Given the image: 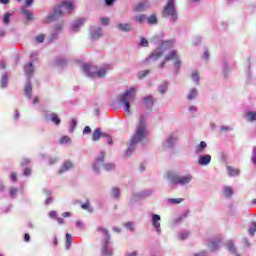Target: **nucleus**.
<instances>
[{"label": "nucleus", "instance_id": "f257e3e1", "mask_svg": "<svg viewBox=\"0 0 256 256\" xmlns=\"http://www.w3.org/2000/svg\"><path fill=\"white\" fill-rule=\"evenodd\" d=\"M147 137V118L145 116H141L137 123V129L134 133L130 141V147L127 150V154L133 151V146L137 145V143H141Z\"/></svg>", "mask_w": 256, "mask_h": 256}, {"label": "nucleus", "instance_id": "f03ea898", "mask_svg": "<svg viewBox=\"0 0 256 256\" xmlns=\"http://www.w3.org/2000/svg\"><path fill=\"white\" fill-rule=\"evenodd\" d=\"M137 90L135 88H129L124 93L120 94L119 103L123 105L125 113L131 115V103L135 101Z\"/></svg>", "mask_w": 256, "mask_h": 256}, {"label": "nucleus", "instance_id": "7ed1b4c3", "mask_svg": "<svg viewBox=\"0 0 256 256\" xmlns=\"http://www.w3.org/2000/svg\"><path fill=\"white\" fill-rule=\"evenodd\" d=\"M67 9V11H69V13H71V11H73L75 9V6H73V3L71 2H62L58 5H56V7L53 10L52 14H49L46 17V20L49 22H53V21H57V19H61V17H63V11Z\"/></svg>", "mask_w": 256, "mask_h": 256}, {"label": "nucleus", "instance_id": "20e7f679", "mask_svg": "<svg viewBox=\"0 0 256 256\" xmlns=\"http://www.w3.org/2000/svg\"><path fill=\"white\" fill-rule=\"evenodd\" d=\"M109 69H111L110 64H105L104 66H102L96 72H95V68L91 67L90 64H83L82 65V70L84 71V73H86V75L88 77H91L92 79H95V77H98V78L105 77L107 75V71H109Z\"/></svg>", "mask_w": 256, "mask_h": 256}, {"label": "nucleus", "instance_id": "39448f33", "mask_svg": "<svg viewBox=\"0 0 256 256\" xmlns=\"http://www.w3.org/2000/svg\"><path fill=\"white\" fill-rule=\"evenodd\" d=\"M163 17H170L171 21L177 19V10L175 9V0H169L168 3L164 6Z\"/></svg>", "mask_w": 256, "mask_h": 256}, {"label": "nucleus", "instance_id": "423d86ee", "mask_svg": "<svg viewBox=\"0 0 256 256\" xmlns=\"http://www.w3.org/2000/svg\"><path fill=\"white\" fill-rule=\"evenodd\" d=\"M101 138L106 139V143H108V145L113 144V138H111V136H109V134L103 133V132H101V130L99 128H97L93 132L92 139H93V141H99V139H101Z\"/></svg>", "mask_w": 256, "mask_h": 256}, {"label": "nucleus", "instance_id": "0eeeda50", "mask_svg": "<svg viewBox=\"0 0 256 256\" xmlns=\"http://www.w3.org/2000/svg\"><path fill=\"white\" fill-rule=\"evenodd\" d=\"M179 55L177 54L176 50H172L169 54H167L164 58V61L160 64V69H163L165 67V63L167 61H175V59H178Z\"/></svg>", "mask_w": 256, "mask_h": 256}, {"label": "nucleus", "instance_id": "6e6552de", "mask_svg": "<svg viewBox=\"0 0 256 256\" xmlns=\"http://www.w3.org/2000/svg\"><path fill=\"white\" fill-rule=\"evenodd\" d=\"M168 179L171 185H180L181 176L175 172H168Z\"/></svg>", "mask_w": 256, "mask_h": 256}, {"label": "nucleus", "instance_id": "1a4fd4ad", "mask_svg": "<svg viewBox=\"0 0 256 256\" xmlns=\"http://www.w3.org/2000/svg\"><path fill=\"white\" fill-rule=\"evenodd\" d=\"M161 216H159L158 214H154L152 216V221L151 224L153 225V227H155L156 231L158 233H161Z\"/></svg>", "mask_w": 256, "mask_h": 256}, {"label": "nucleus", "instance_id": "9d476101", "mask_svg": "<svg viewBox=\"0 0 256 256\" xmlns=\"http://www.w3.org/2000/svg\"><path fill=\"white\" fill-rule=\"evenodd\" d=\"M226 249H228V251L232 253V255L241 256L239 255V252H237V247H235V243H233V240H228L226 242Z\"/></svg>", "mask_w": 256, "mask_h": 256}, {"label": "nucleus", "instance_id": "9b49d317", "mask_svg": "<svg viewBox=\"0 0 256 256\" xmlns=\"http://www.w3.org/2000/svg\"><path fill=\"white\" fill-rule=\"evenodd\" d=\"M211 163V155L206 154V155H200L198 157V165L205 166L209 165Z\"/></svg>", "mask_w": 256, "mask_h": 256}, {"label": "nucleus", "instance_id": "f8f14e48", "mask_svg": "<svg viewBox=\"0 0 256 256\" xmlns=\"http://www.w3.org/2000/svg\"><path fill=\"white\" fill-rule=\"evenodd\" d=\"M96 230L104 236V243H109V241H111V236L109 235V230H107V228L99 226Z\"/></svg>", "mask_w": 256, "mask_h": 256}, {"label": "nucleus", "instance_id": "ddd939ff", "mask_svg": "<svg viewBox=\"0 0 256 256\" xmlns=\"http://www.w3.org/2000/svg\"><path fill=\"white\" fill-rule=\"evenodd\" d=\"M24 73L28 77H33V73H35V67L33 66V63H28L24 65Z\"/></svg>", "mask_w": 256, "mask_h": 256}, {"label": "nucleus", "instance_id": "4468645a", "mask_svg": "<svg viewBox=\"0 0 256 256\" xmlns=\"http://www.w3.org/2000/svg\"><path fill=\"white\" fill-rule=\"evenodd\" d=\"M109 243L103 242V246L101 248L102 256H113V249L108 248Z\"/></svg>", "mask_w": 256, "mask_h": 256}, {"label": "nucleus", "instance_id": "2eb2a0df", "mask_svg": "<svg viewBox=\"0 0 256 256\" xmlns=\"http://www.w3.org/2000/svg\"><path fill=\"white\" fill-rule=\"evenodd\" d=\"M69 169H73V162L66 161L62 165V167L59 169L58 173L61 175L63 173H66V171H69Z\"/></svg>", "mask_w": 256, "mask_h": 256}, {"label": "nucleus", "instance_id": "dca6fc26", "mask_svg": "<svg viewBox=\"0 0 256 256\" xmlns=\"http://www.w3.org/2000/svg\"><path fill=\"white\" fill-rule=\"evenodd\" d=\"M193 180V175L188 174L186 176H180V184L179 185H187L188 183H191Z\"/></svg>", "mask_w": 256, "mask_h": 256}, {"label": "nucleus", "instance_id": "f3484780", "mask_svg": "<svg viewBox=\"0 0 256 256\" xmlns=\"http://www.w3.org/2000/svg\"><path fill=\"white\" fill-rule=\"evenodd\" d=\"M84 23H85V19H83V18L75 20V22L72 25V30L79 31V27H83Z\"/></svg>", "mask_w": 256, "mask_h": 256}, {"label": "nucleus", "instance_id": "a211bd4d", "mask_svg": "<svg viewBox=\"0 0 256 256\" xmlns=\"http://www.w3.org/2000/svg\"><path fill=\"white\" fill-rule=\"evenodd\" d=\"M207 149V143L205 141H201L200 144L196 146L195 153L199 155V153H203Z\"/></svg>", "mask_w": 256, "mask_h": 256}, {"label": "nucleus", "instance_id": "6ab92c4d", "mask_svg": "<svg viewBox=\"0 0 256 256\" xmlns=\"http://www.w3.org/2000/svg\"><path fill=\"white\" fill-rule=\"evenodd\" d=\"M143 103H144L145 107H148L149 109H151L153 107V96L148 95V96L144 97Z\"/></svg>", "mask_w": 256, "mask_h": 256}, {"label": "nucleus", "instance_id": "aec40b11", "mask_svg": "<svg viewBox=\"0 0 256 256\" xmlns=\"http://www.w3.org/2000/svg\"><path fill=\"white\" fill-rule=\"evenodd\" d=\"M25 96L28 98H31L33 93V86L31 85V82H28L24 88Z\"/></svg>", "mask_w": 256, "mask_h": 256}, {"label": "nucleus", "instance_id": "412c9836", "mask_svg": "<svg viewBox=\"0 0 256 256\" xmlns=\"http://www.w3.org/2000/svg\"><path fill=\"white\" fill-rule=\"evenodd\" d=\"M148 5L145 2H140L138 3L135 7H134V11L136 12H141V11H145V9H147Z\"/></svg>", "mask_w": 256, "mask_h": 256}, {"label": "nucleus", "instance_id": "4be33fe9", "mask_svg": "<svg viewBox=\"0 0 256 256\" xmlns=\"http://www.w3.org/2000/svg\"><path fill=\"white\" fill-rule=\"evenodd\" d=\"M22 13L25 15L27 21H33V13L27 10V7H22Z\"/></svg>", "mask_w": 256, "mask_h": 256}, {"label": "nucleus", "instance_id": "5701e85b", "mask_svg": "<svg viewBox=\"0 0 256 256\" xmlns=\"http://www.w3.org/2000/svg\"><path fill=\"white\" fill-rule=\"evenodd\" d=\"M7 83H8V76H7V72H4L2 74L1 80H0V84L2 89H5V87H7Z\"/></svg>", "mask_w": 256, "mask_h": 256}, {"label": "nucleus", "instance_id": "b1692460", "mask_svg": "<svg viewBox=\"0 0 256 256\" xmlns=\"http://www.w3.org/2000/svg\"><path fill=\"white\" fill-rule=\"evenodd\" d=\"M118 29L120 31H124V32L128 33V31H131V26L127 23H124V24L120 23V24H118Z\"/></svg>", "mask_w": 256, "mask_h": 256}, {"label": "nucleus", "instance_id": "393cba45", "mask_svg": "<svg viewBox=\"0 0 256 256\" xmlns=\"http://www.w3.org/2000/svg\"><path fill=\"white\" fill-rule=\"evenodd\" d=\"M227 171L230 177H235V175H239V169H235L233 166H227Z\"/></svg>", "mask_w": 256, "mask_h": 256}, {"label": "nucleus", "instance_id": "a878e982", "mask_svg": "<svg viewBox=\"0 0 256 256\" xmlns=\"http://www.w3.org/2000/svg\"><path fill=\"white\" fill-rule=\"evenodd\" d=\"M147 23L149 25H157L158 20H157V15L152 14L147 18Z\"/></svg>", "mask_w": 256, "mask_h": 256}, {"label": "nucleus", "instance_id": "bb28decb", "mask_svg": "<svg viewBox=\"0 0 256 256\" xmlns=\"http://www.w3.org/2000/svg\"><path fill=\"white\" fill-rule=\"evenodd\" d=\"M163 55V50L161 49H158V50H155L151 55H150V59H159V57H161Z\"/></svg>", "mask_w": 256, "mask_h": 256}, {"label": "nucleus", "instance_id": "cd10ccee", "mask_svg": "<svg viewBox=\"0 0 256 256\" xmlns=\"http://www.w3.org/2000/svg\"><path fill=\"white\" fill-rule=\"evenodd\" d=\"M50 119H51L52 123H55V125L61 124V119H59V116L57 115V113H52L50 115Z\"/></svg>", "mask_w": 256, "mask_h": 256}, {"label": "nucleus", "instance_id": "c85d7f7f", "mask_svg": "<svg viewBox=\"0 0 256 256\" xmlns=\"http://www.w3.org/2000/svg\"><path fill=\"white\" fill-rule=\"evenodd\" d=\"M71 243H73V237L71 236V234H66L65 248L70 249L71 248Z\"/></svg>", "mask_w": 256, "mask_h": 256}, {"label": "nucleus", "instance_id": "c756f323", "mask_svg": "<svg viewBox=\"0 0 256 256\" xmlns=\"http://www.w3.org/2000/svg\"><path fill=\"white\" fill-rule=\"evenodd\" d=\"M101 35H102V29L101 28H98L94 32L91 33L92 39H99V37H101Z\"/></svg>", "mask_w": 256, "mask_h": 256}, {"label": "nucleus", "instance_id": "7c9ffc66", "mask_svg": "<svg viewBox=\"0 0 256 256\" xmlns=\"http://www.w3.org/2000/svg\"><path fill=\"white\" fill-rule=\"evenodd\" d=\"M120 196L121 190L117 187L112 188V197H114V199H119Z\"/></svg>", "mask_w": 256, "mask_h": 256}, {"label": "nucleus", "instance_id": "2f4dec72", "mask_svg": "<svg viewBox=\"0 0 256 256\" xmlns=\"http://www.w3.org/2000/svg\"><path fill=\"white\" fill-rule=\"evenodd\" d=\"M225 197H233V188L229 186L224 187Z\"/></svg>", "mask_w": 256, "mask_h": 256}, {"label": "nucleus", "instance_id": "473e14b6", "mask_svg": "<svg viewBox=\"0 0 256 256\" xmlns=\"http://www.w3.org/2000/svg\"><path fill=\"white\" fill-rule=\"evenodd\" d=\"M195 97H197V89L193 88L192 90H190L187 99L189 101H192V99H195Z\"/></svg>", "mask_w": 256, "mask_h": 256}, {"label": "nucleus", "instance_id": "72a5a7b5", "mask_svg": "<svg viewBox=\"0 0 256 256\" xmlns=\"http://www.w3.org/2000/svg\"><path fill=\"white\" fill-rule=\"evenodd\" d=\"M146 20H147V15L145 14H139L135 16V21H137V23H143Z\"/></svg>", "mask_w": 256, "mask_h": 256}, {"label": "nucleus", "instance_id": "f704fd0d", "mask_svg": "<svg viewBox=\"0 0 256 256\" xmlns=\"http://www.w3.org/2000/svg\"><path fill=\"white\" fill-rule=\"evenodd\" d=\"M82 209L89 211V213H93V208L91 207V204L89 201H86L84 204L81 205Z\"/></svg>", "mask_w": 256, "mask_h": 256}, {"label": "nucleus", "instance_id": "c9c22d12", "mask_svg": "<svg viewBox=\"0 0 256 256\" xmlns=\"http://www.w3.org/2000/svg\"><path fill=\"white\" fill-rule=\"evenodd\" d=\"M168 203H172L174 205H179V203H183L182 198H169Z\"/></svg>", "mask_w": 256, "mask_h": 256}, {"label": "nucleus", "instance_id": "e433bc0d", "mask_svg": "<svg viewBox=\"0 0 256 256\" xmlns=\"http://www.w3.org/2000/svg\"><path fill=\"white\" fill-rule=\"evenodd\" d=\"M246 117L248 121H251V122L256 121V112H248L246 114Z\"/></svg>", "mask_w": 256, "mask_h": 256}, {"label": "nucleus", "instance_id": "4c0bfd02", "mask_svg": "<svg viewBox=\"0 0 256 256\" xmlns=\"http://www.w3.org/2000/svg\"><path fill=\"white\" fill-rule=\"evenodd\" d=\"M192 80L194 82H196V85H199V72L198 71H194L191 75Z\"/></svg>", "mask_w": 256, "mask_h": 256}, {"label": "nucleus", "instance_id": "58836bf2", "mask_svg": "<svg viewBox=\"0 0 256 256\" xmlns=\"http://www.w3.org/2000/svg\"><path fill=\"white\" fill-rule=\"evenodd\" d=\"M150 73L149 70L140 71L138 73V79H145L146 76H148Z\"/></svg>", "mask_w": 256, "mask_h": 256}, {"label": "nucleus", "instance_id": "ea45409f", "mask_svg": "<svg viewBox=\"0 0 256 256\" xmlns=\"http://www.w3.org/2000/svg\"><path fill=\"white\" fill-rule=\"evenodd\" d=\"M141 47H149V41L145 37L140 38Z\"/></svg>", "mask_w": 256, "mask_h": 256}, {"label": "nucleus", "instance_id": "a19ab883", "mask_svg": "<svg viewBox=\"0 0 256 256\" xmlns=\"http://www.w3.org/2000/svg\"><path fill=\"white\" fill-rule=\"evenodd\" d=\"M97 163H103L105 161V152H100L99 157L96 158Z\"/></svg>", "mask_w": 256, "mask_h": 256}, {"label": "nucleus", "instance_id": "79ce46f5", "mask_svg": "<svg viewBox=\"0 0 256 256\" xmlns=\"http://www.w3.org/2000/svg\"><path fill=\"white\" fill-rule=\"evenodd\" d=\"M255 232H256V222H252L251 223V226H250V228H249V233H250V235H255Z\"/></svg>", "mask_w": 256, "mask_h": 256}, {"label": "nucleus", "instance_id": "37998d69", "mask_svg": "<svg viewBox=\"0 0 256 256\" xmlns=\"http://www.w3.org/2000/svg\"><path fill=\"white\" fill-rule=\"evenodd\" d=\"M5 25H9V23H11V14L10 13H6L4 15V19H3Z\"/></svg>", "mask_w": 256, "mask_h": 256}, {"label": "nucleus", "instance_id": "c03bdc74", "mask_svg": "<svg viewBox=\"0 0 256 256\" xmlns=\"http://www.w3.org/2000/svg\"><path fill=\"white\" fill-rule=\"evenodd\" d=\"M70 142H71V138H69V136H63V137L60 139L61 145L65 144V143H70Z\"/></svg>", "mask_w": 256, "mask_h": 256}, {"label": "nucleus", "instance_id": "a18cd8bd", "mask_svg": "<svg viewBox=\"0 0 256 256\" xmlns=\"http://www.w3.org/2000/svg\"><path fill=\"white\" fill-rule=\"evenodd\" d=\"M177 142V138L173 137V136H170L167 140V143L169 145V147H171V145H173L174 143Z\"/></svg>", "mask_w": 256, "mask_h": 256}, {"label": "nucleus", "instance_id": "49530a36", "mask_svg": "<svg viewBox=\"0 0 256 256\" xmlns=\"http://www.w3.org/2000/svg\"><path fill=\"white\" fill-rule=\"evenodd\" d=\"M209 247H210L211 251H216V249H218V247H219V243H217V242H211V243L209 244Z\"/></svg>", "mask_w": 256, "mask_h": 256}, {"label": "nucleus", "instance_id": "de8ad7c7", "mask_svg": "<svg viewBox=\"0 0 256 256\" xmlns=\"http://www.w3.org/2000/svg\"><path fill=\"white\" fill-rule=\"evenodd\" d=\"M36 41L37 43H43V41H45V35L40 34L36 37Z\"/></svg>", "mask_w": 256, "mask_h": 256}, {"label": "nucleus", "instance_id": "09e8293b", "mask_svg": "<svg viewBox=\"0 0 256 256\" xmlns=\"http://www.w3.org/2000/svg\"><path fill=\"white\" fill-rule=\"evenodd\" d=\"M105 171H112V169H115V165L113 164H105L104 165Z\"/></svg>", "mask_w": 256, "mask_h": 256}, {"label": "nucleus", "instance_id": "8fccbe9b", "mask_svg": "<svg viewBox=\"0 0 256 256\" xmlns=\"http://www.w3.org/2000/svg\"><path fill=\"white\" fill-rule=\"evenodd\" d=\"M17 188H10L9 189V195H11L12 197H15L17 195Z\"/></svg>", "mask_w": 256, "mask_h": 256}, {"label": "nucleus", "instance_id": "3c124183", "mask_svg": "<svg viewBox=\"0 0 256 256\" xmlns=\"http://www.w3.org/2000/svg\"><path fill=\"white\" fill-rule=\"evenodd\" d=\"M167 91V82H164L163 85L160 87L159 92L160 93H165Z\"/></svg>", "mask_w": 256, "mask_h": 256}, {"label": "nucleus", "instance_id": "603ef678", "mask_svg": "<svg viewBox=\"0 0 256 256\" xmlns=\"http://www.w3.org/2000/svg\"><path fill=\"white\" fill-rule=\"evenodd\" d=\"M10 179L13 183H17V173L12 172L10 175Z\"/></svg>", "mask_w": 256, "mask_h": 256}, {"label": "nucleus", "instance_id": "864d4df0", "mask_svg": "<svg viewBox=\"0 0 256 256\" xmlns=\"http://www.w3.org/2000/svg\"><path fill=\"white\" fill-rule=\"evenodd\" d=\"M174 67H176L177 69L181 67V60L179 59V57L174 60Z\"/></svg>", "mask_w": 256, "mask_h": 256}, {"label": "nucleus", "instance_id": "5fc2aeb1", "mask_svg": "<svg viewBox=\"0 0 256 256\" xmlns=\"http://www.w3.org/2000/svg\"><path fill=\"white\" fill-rule=\"evenodd\" d=\"M70 127H71L72 131H75V127H77V120L72 119Z\"/></svg>", "mask_w": 256, "mask_h": 256}, {"label": "nucleus", "instance_id": "6e6d98bb", "mask_svg": "<svg viewBox=\"0 0 256 256\" xmlns=\"http://www.w3.org/2000/svg\"><path fill=\"white\" fill-rule=\"evenodd\" d=\"M49 217H51L52 219H57V212L54 210L50 211Z\"/></svg>", "mask_w": 256, "mask_h": 256}, {"label": "nucleus", "instance_id": "4d7b16f0", "mask_svg": "<svg viewBox=\"0 0 256 256\" xmlns=\"http://www.w3.org/2000/svg\"><path fill=\"white\" fill-rule=\"evenodd\" d=\"M100 21L102 25H105V26L109 25V18H101Z\"/></svg>", "mask_w": 256, "mask_h": 256}, {"label": "nucleus", "instance_id": "13d9d810", "mask_svg": "<svg viewBox=\"0 0 256 256\" xmlns=\"http://www.w3.org/2000/svg\"><path fill=\"white\" fill-rule=\"evenodd\" d=\"M23 175H24L25 177L31 175V168H25V169H24V172H23Z\"/></svg>", "mask_w": 256, "mask_h": 256}, {"label": "nucleus", "instance_id": "bf43d9fd", "mask_svg": "<svg viewBox=\"0 0 256 256\" xmlns=\"http://www.w3.org/2000/svg\"><path fill=\"white\" fill-rule=\"evenodd\" d=\"M125 226L127 227V229H130V231H134V227H133V222H128L125 224Z\"/></svg>", "mask_w": 256, "mask_h": 256}, {"label": "nucleus", "instance_id": "052dcab7", "mask_svg": "<svg viewBox=\"0 0 256 256\" xmlns=\"http://www.w3.org/2000/svg\"><path fill=\"white\" fill-rule=\"evenodd\" d=\"M89 133H91V127L86 126V127L84 128V130H83V134H84V135H87V134H89Z\"/></svg>", "mask_w": 256, "mask_h": 256}, {"label": "nucleus", "instance_id": "680f3d73", "mask_svg": "<svg viewBox=\"0 0 256 256\" xmlns=\"http://www.w3.org/2000/svg\"><path fill=\"white\" fill-rule=\"evenodd\" d=\"M58 161H59V159H57V158H50L49 165H55V163H57Z\"/></svg>", "mask_w": 256, "mask_h": 256}, {"label": "nucleus", "instance_id": "e2e57ef3", "mask_svg": "<svg viewBox=\"0 0 256 256\" xmlns=\"http://www.w3.org/2000/svg\"><path fill=\"white\" fill-rule=\"evenodd\" d=\"M188 237H189V233L184 232L183 234H181L180 239H181L182 241H185V239H187Z\"/></svg>", "mask_w": 256, "mask_h": 256}, {"label": "nucleus", "instance_id": "0e129e2a", "mask_svg": "<svg viewBox=\"0 0 256 256\" xmlns=\"http://www.w3.org/2000/svg\"><path fill=\"white\" fill-rule=\"evenodd\" d=\"M107 7H111V5H113V3H115V0H104Z\"/></svg>", "mask_w": 256, "mask_h": 256}, {"label": "nucleus", "instance_id": "69168bd1", "mask_svg": "<svg viewBox=\"0 0 256 256\" xmlns=\"http://www.w3.org/2000/svg\"><path fill=\"white\" fill-rule=\"evenodd\" d=\"M24 241H26V243H29V241H31V236L26 233V234L24 235Z\"/></svg>", "mask_w": 256, "mask_h": 256}, {"label": "nucleus", "instance_id": "338daca9", "mask_svg": "<svg viewBox=\"0 0 256 256\" xmlns=\"http://www.w3.org/2000/svg\"><path fill=\"white\" fill-rule=\"evenodd\" d=\"M56 221L59 223V225H63V223H65V220L63 218H56Z\"/></svg>", "mask_w": 256, "mask_h": 256}, {"label": "nucleus", "instance_id": "774afa93", "mask_svg": "<svg viewBox=\"0 0 256 256\" xmlns=\"http://www.w3.org/2000/svg\"><path fill=\"white\" fill-rule=\"evenodd\" d=\"M33 5V0H26V7H31Z\"/></svg>", "mask_w": 256, "mask_h": 256}]
</instances>
